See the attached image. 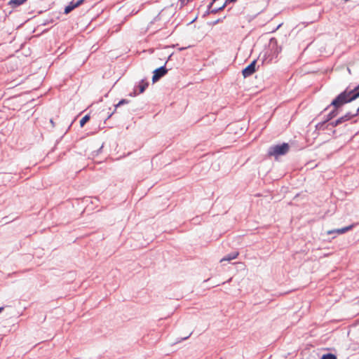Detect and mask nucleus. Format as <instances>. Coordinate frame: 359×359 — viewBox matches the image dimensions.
Wrapping results in <instances>:
<instances>
[{"mask_svg":"<svg viewBox=\"0 0 359 359\" xmlns=\"http://www.w3.org/2000/svg\"><path fill=\"white\" fill-rule=\"evenodd\" d=\"M4 310V307H0V313Z\"/></svg>","mask_w":359,"mask_h":359,"instance_id":"19","label":"nucleus"},{"mask_svg":"<svg viewBox=\"0 0 359 359\" xmlns=\"http://www.w3.org/2000/svg\"><path fill=\"white\" fill-rule=\"evenodd\" d=\"M255 65L256 60H254L242 71L243 76L246 78L254 74L256 71Z\"/></svg>","mask_w":359,"mask_h":359,"instance_id":"4","label":"nucleus"},{"mask_svg":"<svg viewBox=\"0 0 359 359\" xmlns=\"http://www.w3.org/2000/svg\"><path fill=\"white\" fill-rule=\"evenodd\" d=\"M84 0H78L76 2L72 1L69 4L65 7V13L68 14L74 8L79 7L83 3Z\"/></svg>","mask_w":359,"mask_h":359,"instance_id":"5","label":"nucleus"},{"mask_svg":"<svg viewBox=\"0 0 359 359\" xmlns=\"http://www.w3.org/2000/svg\"><path fill=\"white\" fill-rule=\"evenodd\" d=\"M341 123H342V121L339 119V118L337 120H336V124H337V126Z\"/></svg>","mask_w":359,"mask_h":359,"instance_id":"16","label":"nucleus"},{"mask_svg":"<svg viewBox=\"0 0 359 359\" xmlns=\"http://www.w3.org/2000/svg\"><path fill=\"white\" fill-rule=\"evenodd\" d=\"M289 150V145L287 143H283L280 145L271 147L269 150V156H278L280 155L285 154Z\"/></svg>","mask_w":359,"mask_h":359,"instance_id":"2","label":"nucleus"},{"mask_svg":"<svg viewBox=\"0 0 359 359\" xmlns=\"http://www.w3.org/2000/svg\"><path fill=\"white\" fill-rule=\"evenodd\" d=\"M331 124H332V126H334V127H335V126H337V124H336V121H335L334 122H332Z\"/></svg>","mask_w":359,"mask_h":359,"instance_id":"18","label":"nucleus"},{"mask_svg":"<svg viewBox=\"0 0 359 359\" xmlns=\"http://www.w3.org/2000/svg\"><path fill=\"white\" fill-rule=\"evenodd\" d=\"M27 0H11L9 2L10 5L20 6L24 4Z\"/></svg>","mask_w":359,"mask_h":359,"instance_id":"11","label":"nucleus"},{"mask_svg":"<svg viewBox=\"0 0 359 359\" xmlns=\"http://www.w3.org/2000/svg\"><path fill=\"white\" fill-rule=\"evenodd\" d=\"M168 72L167 69L165 67H161L154 71V75L152 77V81L154 83L158 81L161 77L165 76Z\"/></svg>","mask_w":359,"mask_h":359,"instance_id":"3","label":"nucleus"},{"mask_svg":"<svg viewBox=\"0 0 359 359\" xmlns=\"http://www.w3.org/2000/svg\"><path fill=\"white\" fill-rule=\"evenodd\" d=\"M354 114L351 115L350 113H347L344 116L339 118V119L343 122L347 121L354 117Z\"/></svg>","mask_w":359,"mask_h":359,"instance_id":"10","label":"nucleus"},{"mask_svg":"<svg viewBox=\"0 0 359 359\" xmlns=\"http://www.w3.org/2000/svg\"><path fill=\"white\" fill-rule=\"evenodd\" d=\"M236 0H226L225 2L223 3V4L221 6H219V7H215L214 8H212V13H217L218 11L224 9V8L226 6V4L227 1H229V2H234L236 1Z\"/></svg>","mask_w":359,"mask_h":359,"instance_id":"9","label":"nucleus"},{"mask_svg":"<svg viewBox=\"0 0 359 359\" xmlns=\"http://www.w3.org/2000/svg\"><path fill=\"white\" fill-rule=\"evenodd\" d=\"M337 115V112L336 111H331L329 114H328V120H330L332 119V118H334V116H336Z\"/></svg>","mask_w":359,"mask_h":359,"instance_id":"14","label":"nucleus"},{"mask_svg":"<svg viewBox=\"0 0 359 359\" xmlns=\"http://www.w3.org/2000/svg\"><path fill=\"white\" fill-rule=\"evenodd\" d=\"M320 359H337V357L332 353H327L323 355Z\"/></svg>","mask_w":359,"mask_h":359,"instance_id":"13","label":"nucleus"},{"mask_svg":"<svg viewBox=\"0 0 359 359\" xmlns=\"http://www.w3.org/2000/svg\"><path fill=\"white\" fill-rule=\"evenodd\" d=\"M149 83L146 80H142L138 84L139 93H142L148 87Z\"/></svg>","mask_w":359,"mask_h":359,"instance_id":"8","label":"nucleus"},{"mask_svg":"<svg viewBox=\"0 0 359 359\" xmlns=\"http://www.w3.org/2000/svg\"><path fill=\"white\" fill-rule=\"evenodd\" d=\"M128 102V101L127 100L123 99L117 104L115 105V107L117 108L118 106L122 105L123 104H127Z\"/></svg>","mask_w":359,"mask_h":359,"instance_id":"15","label":"nucleus"},{"mask_svg":"<svg viewBox=\"0 0 359 359\" xmlns=\"http://www.w3.org/2000/svg\"><path fill=\"white\" fill-rule=\"evenodd\" d=\"M238 255H239V252L238 251H235V252L225 256L224 257H223L220 260V262H222L224 261H231V260L235 259L238 257Z\"/></svg>","mask_w":359,"mask_h":359,"instance_id":"7","label":"nucleus"},{"mask_svg":"<svg viewBox=\"0 0 359 359\" xmlns=\"http://www.w3.org/2000/svg\"><path fill=\"white\" fill-rule=\"evenodd\" d=\"M90 120V116L86 115L80 120V126L83 127Z\"/></svg>","mask_w":359,"mask_h":359,"instance_id":"12","label":"nucleus"},{"mask_svg":"<svg viewBox=\"0 0 359 359\" xmlns=\"http://www.w3.org/2000/svg\"><path fill=\"white\" fill-rule=\"evenodd\" d=\"M353 227V225H350V226H346V227H344L341 229H337L328 231L327 232V233L332 234L334 233H337L338 234H342V233H344L347 232L348 231L351 230Z\"/></svg>","mask_w":359,"mask_h":359,"instance_id":"6","label":"nucleus"},{"mask_svg":"<svg viewBox=\"0 0 359 359\" xmlns=\"http://www.w3.org/2000/svg\"><path fill=\"white\" fill-rule=\"evenodd\" d=\"M359 97V84L353 89L346 88L332 100L331 105L335 109L341 107Z\"/></svg>","mask_w":359,"mask_h":359,"instance_id":"1","label":"nucleus"},{"mask_svg":"<svg viewBox=\"0 0 359 359\" xmlns=\"http://www.w3.org/2000/svg\"><path fill=\"white\" fill-rule=\"evenodd\" d=\"M358 115H359V107L357 109L356 113H355V114H354V116H358Z\"/></svg>","mask_w":359,"mask_h":359,"instance_id":"17","label":"nucleus"}]
</instances>
